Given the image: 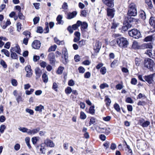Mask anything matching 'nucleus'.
Returning a JSON list of instances; mask_svg holds the SVG:
<instances>
[{
	"instance_id": "obj_1",
	"label": "nucleus",
	"mask_w": 155,
	"mask_h": 155,
	"mask_svg": "<svg viewBox=\"0 0 155 155\" xmlns=\"http://www.w3.org/2000/svg\"><path fill=\"white\" fill-rule=\"evenodd\" d=\"M116 42L120 48H126L128 45V42L126 38L123 37L118 38L117 39Z\"/></svg>"
},
{
	"instance_id": "obj_2",
	"label": "nucleus",
	"mask_w": 155,
	"mask_h": 155,
	"mask_svg": "<svg viewBox=\"0 0 155 155\" xmlns=\"http://www.w3.org/2000/svg\"><path fill=\"white\" fill-rule=\"evenodd\" d=\"M154 64V61L151 59L147 58L145 59L144 62V68L151 71L153 70Z\"/></svg>"
},
{
	"instance_id": "obj_3",
	"label": "nucleus",
	"mask_w": 155,
	"mask_h": 155,
	"mask_svg": "<svg viewBox=\"0 0 155 155\" xmlns=\"http://www.w3.org/2000/svg\"><path fill=\"white\" fill-rule=\"evenodd\" d=\"M129 9L127 14L129 16H135L137 14L135 5L134 3H131L129 5Z\"/></svg>"
},
{
	"instance_id": "obj_4",
	"label": "nucleus",
	"mask_w": 155,
	"mask_h": 155,
	"mask_svg": "<svg viewBox=\"0 0 155 155\" xmlns=\"http://www.w3.org/2000/svg\"><path fill=\"white\" fill-rule=\"evenodd\" d=\"M129 35L134 38L136 39L139 38L140 36V31L137 29H133L129 32Z\"/></svg>"
},
{
	"instance_id": "obj_5",
	"label": "nucleus",
	"mask_w": 155,
	"mask_h": 155,
	"mask_svg": "<svg viewBox=\"0 0 155 155\" xmlns=\"http://www.w3.org/2000/svg\"><path fill=\"white\" fill-rule=\"evenodd\" d=\"M63 56V61L64 64H66L68 62V54L67 49L65 48H63L62 50Z\"/></svg>"
},
{
	"instance_id": "obj_6",
	"label": "nucleus",
	"mask_w": 155,
	"mask_h": 155,
	"mask_svg": "<svg viewBox=\"0 0 155 155\" xmlns=\"http://www.w3.org/2000/svg\"><path fill=\"white\" fill-rule=\"evenodd\" d=\"M25 70L27 72L26 76L28 78L31 77L32 74V72L30 65H28L27 66L25 67Z\"/></svg>"
},
{
	"instance_id": "obj_7",
	"label": "nucleus",
	"mask_w": 155,
	"mask_h": 155,
	"mask_svg": "<svg viewBox=\"0 0 155 155\" xmlns=\"http://www.w3.org/2000/svg\"><path fill=\"white\" fill-rule=\"evenodd\" d=\"M115 10L114 8H107V15L110 18L114 17Z\"/></svg>"
},
{
	"instance_id": "obj_8",
	"label": "nucleus",
	"mask_w": 155,
	"mask_h": 155,
	"mask_svg": "<svg viewBox=\"0 0 155 155\" xmlns=\"http://www.w3.org/2000/svg\"><path fill=\"white\" fill-rule=\"evenodd\" d=\"M104 3L107 6L112 8L114 6V0H102Z\"/></svg>"
},
{
	"instance_id": "obj_9",
	"label": "nucleus",
	"mask_w": 155,
	"mask_h": 155,
	"mask_svg": "<svg viewBox=\"0 0 155 155\" xmlns=\"http://www.w3.org/2000/svg\"><path fill=\"white\" fill-rule=\"evenodd\" d=\"M48 58L51 64H54L55 61L54 54V53H51L48 56Z\"/></svg>"
},
{
	"instance_id": "obj_10",
	"label": "nucleus",
	"mask_w": 155,
	"mask_h": 155,
	"mask_svg": "<svg viewBox=\"0 0 155 155\" xmlns=\"http://www.w3.org/2000/svg\"><path fill=\"white\" fill-rule=\"evenodd\" d=\"M32 46L34 49H38L41 46L40 41L38 40L34 41L32 43Z\"/></svg>"
},
{
	"instance_id": "obj_11",
	"label": "nucleus",
	"mask_w": 155,
	"mask_h": 155,
	"mask_svg": "<svg viewBox=\"0 0 155 155\" xmlns=\"http://www.w3.org/2000/svg\"><path fill=\"white\" fill-rule=\"evenodd\" d=\"M101 47V43L99 41H97L95 43L94 46V49L96 52L98 53L99 52Z\"/></svg>"
},
{
	"instance_id": "obj_12",
	"label": "nucleus",
	"mask_w": 155,
	"mask_h": 155,
	"mask_svg": "<svg viewBox=\"0 0 155 155\" xmlns=\"http://www.w3.org/2000/svg\"><path fill=\"white\" fill-rule=\"evenodd\" d=\"M153 74H150L147 76H144V79L145 81L148 83L151 84L153 81Z\"/></svg>"
},
{
	"instance_id": "obj_13",
	"label": "nucleus",
	"mask_w": 155,
	"mask_h": 155,
	"mask_svg": "<svg viewBox=\"0 0 155 155\" xmlns=\"http://www.w3.org/2000/svg\"><path fill=\"white\" fill-rule=\"evenodd\" d=\"M35 74L36 75V79L39 78L41 76L42 73V70L39 68L37 67L35 69Z\"/></svg>"
},
{
	"instance_id": "obj_14",
	"label": "nucleus",
	"mask_w": 155,
	"mask_h": 155,
	"mask_svg": "<svg viewBox=\"0 0 155 155\" xmlns=\"http://www.w3.org/2000/svg\"><path fill=\"white\" fill-rule=\"evenodd\" d=\"M40 128L39 127H37L33 129L32 130L29 129L28 134L29 135H33L38 133L40 130Z\"/></svg>"
},
{
	"instance_id": "obj_15",
	"label": "nucleus",
	"mask_w": 155,
	"mask_h": 155,
	"mask_svg": "<svg viewBox=\"0 0 155 155\" xmlns=\"http://www.w3.org/2000/svg\"><path fill=\"white\" fill-rule=\"evenodd\" d=\"M44 143L47 146L50 147H54V144L53 142L49 139H46L44 141Z\"/></svg>"
},
{
	"instance_id": "obj_16",
	"label": "nucleus",
	"mask_w": 155,
	"mask_h": 155,
	"mask_svg": "<svg viewBox=\"0 0 155 155\" xmlns=\"http://www.w3.org/2000/svg\"><path fill=\"white\" fill-rule=\"evenodd\" d=\"M10 51H11L15 52L18 54H20L21 49L19 46L18 45H16L14 47H11Z\"/></svg>"
},
{
	"instance_id": "obj_17",
	"label": "nucleus",
	"mask_w": 155,
	"mask_h": 155,
	"mask_svg": "<svg viewBox=\"0 0 155 155\" xmlns=\"http://www.w3.org/2000/svg\"><path fill=\"white\" fill-rule=\"evenodd\" d=\"M88 27V24L86 22H82L81 26V31L82 33L85 32V29L87 28Z\"/></svg>"
},
{
	"instance_id": "obj_18",
	"label": "nucleus",
	"mask_w": 155,
	"mask_h": 155,
	"mask_svg": "<svg viewBox=\"0 0 155 155\" xmlns=\"http://www.w3.org/2000/svg\"><path fill=\"white\" fill-rule=\"evenodd\" d=\"M77 14L76 12L74 11L71 13H69L67 15V18L68 19H71L74 18Z\"/></svg>"
},
{
	"instance_id": "obj_19",
	"label": "nucleus",
	"mask_w": 155,
	"mask_h": 155,
	"mask_svg": "<svg viewBox=\"0 0 155 155\" xmlns=\"http://www.w3.org/2000/svg\"><path fill=\"white\" fill-rule=\"evenodd\" d=\"M104 101L105 102L106 106L107 107H109L111 103V101L107 96H105Z\"/></svg>"
},
{
	"instance_id": "obj_20",
	"label": "nucleus",
	"mask_w": 155,
	"mask_h": 155,
	"mask_svg": "<svg viewBox=\"0 0 155 155\" xmlns=\"http://www.w3.org/2000/svg\"><path fill=\"white\" fill-rule=\"evenodd\" d=\"M44 106L41 105H40L38 106H36L35 108V110L37 111L41 112L42 110L44 109Z\"/></svg>"
},
{
	"instance_id": "obj_21",
	"label": "nucleus",
	"mask_w": 155,
	"mask_h": 155,
	"mask_svg": "<svg viewBox=\"0 0 155 155\" xmlns=\"http://www.w3.org/2000/svg\"><path fill=\"white\" fill-rule=\"evenodd\" d=\"M142 48L144 49L146 48H149L151 49L152 48L153 46L151 45V43H146L142 45Z\"/></svg>"
},
{
	"instance_id": "obj_22",
	"label": "nucleus",
	"mask_w": 155,
	"mask_h": 155,
	"mask_svg": "<svg viewBox=\"0 0 155 155\" xmlns=\"http://www.w3.org/2000/svg\"><path fill=\"white\" fill-rule=\"evenodd\" d=\"M54 40L55 42L59 45H64V41H60L56 37L54 38Z\"/></svg>"
},
{
	"instance_id": "obj_23",
	"label": "nucleus",
	"mask_w": 155,
	"mask_h": 155,
	"mask_svg": "<svg viewBox=\"0 0 155 155\" xmlns=\"http://www.w3.org/2000/svg\"><path fill=\"white\" fill-rule=\"evenodd\" d=\"M45 147L46 145L45 143H43L41 144L40 151L42 153H45L46 150Z\"/></svg>"
},
{
	"instance_id": "obj_24",
	"label": "nucleus",
	"mask_w": 155,
	"mask_h": 155,
	"mask_svg": "<svg viewBox=\"0 0 155 155\" xmlns=\"http://www.w3.org/2000/svg\"><path fill=\"white\" fill-rule=\"evenodd\" d=\"M132 48L134 49H138L139 48V44L137 41L133 42Z\"/></svg>"
},
{
	"instance_id": "obj_25",
	"label": "nucleus",
	"mask_w": 155,
	"mask_h": 155,
	"mask_svg": "<svg viewBox=\"0 0 155 155\" xmlns=\"http://www.w3.org/2000/svg\"><path fill=\"white\" fill-rule=\"evenodd\" d=\"M130 16H129L127 18L128 20H127V22H135V23H137L138 21V19H136L134 18H132L130 17Z\"/></svg>"
},
{
	"instance_id": "obj_26",
	"label": "nucleus",
	"mask_w": 155,
	"mask_h": 155,
	"mask_svg": "<svg viewBox=\"0 0 155 155\" xmlns=\"http://www.w3.org/2000/svg\"><path fill=\"white\" fill-rule=\"evenodd\" d=\"M140 13V17L143 20H145L146 18V15L145 12L143 11H141Z\"/></svg>"
},
{
	"instance_id": "obj_27",
	"label": "nucleus",
	"mask_w": 155,
	"mask_h": 155,
	"mask_svg": "<svg viewBox=\"0 0 155 155\" xmlns=\"http://www.w3.org/2000/svg\"><path fill=\"white\" fill-rule=\"evenodd\" d=\"M11 52V58L14 59H17L18 58V56L17 54L14 52L10 51Z\"/></svg>"
},
{
	"instance_id": "obj_28",
	"label": "nucleus",
	"mask_w": 155,
	"mask_h": 155,
	"mask_svg": "<svg viewBox=\"0 0 155 155\" xmlns=\"http://www.w3.org/2000/svg\"><path fill=\"white\" fill-rule=\"evenodd\" d=\"M62 16L61 15H58L57 18L56 20L58 21V24H63V21L62 20Z\"/></svg>"
},
{
	"instance_id": "obj_29",
	"label": "nucleus",
	"mask_w": 155,
	"mask_h": 155,
	"mask_svg": "<svg viewBox=\"0 0 155 155\" xmlns=\"http://www.w3.org/2000/svg\"><path fill=\"white\" fill-rule=\"evenodd\" d=\"M140 124L143 127H147L150 124V122L148 121H145L143 123L141 122V120L140 121Z\"/></svg>"
},
{
	"instance_id": "obj_30",
	"label": "nucleus",
	"mask_w": 155,
	"mask_h": 155,
	"mask_svg": "<svg viewBox=\"0 0 155 155\" xmlns=\"http://www.w3.org/2000/svg\"><path fill=\"white\" fill-rule=\"evenodd\" d=\"M114 107L117 111L120 112V106L118 104L115 103L114 105Z\"/></svg>"
},
{
	"instance_id": "obj_31",
	"label": "nucleus",
	"mask_w": 155,
	"mask_h": 155,
	"mask_svg": "<svg viewBox=\"0 0 155 155\" xmlns=\"http://www.w3.org/2000/svg\"><path fill=\"white\" fill-rule=\"evenodd\" d=\"M19 130L23 132V133H27L28 134V132L29 131V129H28L25 127H20L18 128Z\"/></svg>"
},
{
	"instance_id": "obj_32",
	"label": "nucleus",
	"mask_w": 155,
	"mask_h": 155,
	"mask_svg": "<svg viewBox=\"0 0 155 155\" xmlns=\"http://www.w3.org/2000/svg\"><path fill=\"white\" fill-rule=\"evenodd\" d=\"M1 51L6 56L8 57H9L10 53L7 50L5 49H2L1 50Z\"/></svg>"
},
{
	"instance_id": "obj_33",
	"label": "nucleus",
	"mask_w": 155,
	"mask_h": 155,
	"mask_svg": "<svg viewBox=\"0 0 155 155\" xmlns=\"http://www.w3.org/2000/svg\"><path fill=\"white\" fill-rule=\"evenodd\" d=\"M64 68L60 66L58 68L57 71V73L58 74H61L63 71L64 70Z\"/></svg>"
},
{
	"instance_id": "obj_34",
	"label": "nucleus",
	"mask_w": 155,
	"mask_h": 155,
	"mask_svg": "<svg viewBox=\"0 0 155 155\" xmlns=\"http://www.w3.org/2000/svg\"><path fill=\"white\" fill-rule=\"evenodd\" d=\"M42 77L43 81L44 82L46 83L48 81V78L46 74L45 73L43 74Z\"/></svg>"
},
{
	"instance_id": "obj_35",
	"label": "nucleus",
	"mask_w": 155,
	"mask_h": 155,
	"mask_svg": "<svg viewBox=\"0 0 155 155\" xmlns=\"http://www.w3.org/2000/svg\"><path fill=\"white\" fill-rule=\"evenodd\" d=\"M146 3L148 5L149 8L151 9L153 7V5L152 4L151 0H146Z\"/></svg>"
},
{
	"instance_id": "obj_36",
	"label": "nucleus",
	"mask_w": 155,
	"mask_h": 155,
	"mask_svg": "<svg viewBox=\"0 0 155 155\" xmlns=\"http://www.w3.org/2000/svg\"><path fill=\"white\" fill-rule=\"evenodd\" d=\"M57 48V46L56 45H54L53 46L50 47L48 50V52H51V51H54Z\"/></svg>"
},
{
	"instance_id": "obj_37",
	"label": "nucleus",
	"mask_w": 155,
	"mask_h": 155,
	"mask_svg": "<svg viewBox=\"0 0 155 155\" xmlns=\"http://www.w3.org/2000/svg\"><path fill=\"white\" fill-rule=\"evenodd\" d=\"M0 64L4 68H7V65L5 61L3 60H1Z\"/></svg>"
},
{
	"instance_id": "obj_38",
	"label": "nucleus",
	"mask_w": 155,
	"mask_h": 155,
	"mask_svg": "<svg viewBox=\"0 0 155 155\" xmlns=\"http://www.w3.org/2000/svg\"><path fill=\"white\" fill-rule=\"evenodd\" d=\"M26 143L28 148L30 149L31 148V146L29 143L30 138L28 137H26L25 139Z\"/></svg>"
},
{
	"instance_id": "obj_39",
	"label": "nucleus",
	"mask_w": 155,
	"mask_h": 155,
	"mask_svg": "<svg viewBox=\"0 0 155 155\" xmlns=\"http://www.w3.org/2000/svg\"><path fill=\"white\" fill-rule=\"evenodd\" d=\"M72 91V89L71 88L68 87L65 89V92L67 94H70Z\"/></svg>"
},
{
	"instance_id": "obj_40",
	"label": "nucleus",
	"mask_w": 155,
	"mask_h": 155,
	"mask_svg": "<svg viewBox=\"0 0 155 155\" xmlns=\"http://www.w3.org/2000/svg\"><path fill=\"white\" fill-rule=\"evenodd\" d=\"M94 106H92L90 107L89 109V113L93 114H94L95 112V110L94 109Z\"/></svg>"
},
{
	"instance_id": "obj_41",
	"label": "nucleus",
	"mask_w": 155,
	"mask_h": 155,
	"mask_svg": "<svg viewBox=\"0 0 155 155\" xmlns=\"http://www.w3.org/2000/svg\"><path fill=\"white\" fill-rule=\"evenodd\" d=\"M153 37L152 36H149L147 37L144 39V41L146 42L150 41H152Z\"/></svg>"
},
{
	"instance_id": "obj_42",
	"label": "nucleus",
	"mask_w": 155,
	"mask_h": 155,
	"mask_svg": "<svg viewBox=\"0 0 155 155\" xmlns=\"http://www.w3.org/2000/svg\"><path fill=\"white\" fill-rule=\"evenodd\" d=\"M107 72V70L105 67H102L100 70V72L103 74H105Z\"/></svg>"
},
{
	"instance_id": "obj_43",
	"label": "nucleus",
	"mask_w": 155,
	"mask_h": 155,
	"mask_svg": "<svg viewBox=\"0 0 155 155\" xmlns=\"http://www.w3.org/2000/svg\"><path fill=\"white\" fill-rule=\"evenodd\" d=\"M149 23L150 25H153L155 23V20H154V18L153 17H151L150 19Z\"/></svg>"
},
{
	"instance_id": "obj_44",
	"label": "nucleus",
	"mask_w": 155,
	"mask_h": 155,
	"mask_svg": "<svg viewBox=\"0 0 155 155\" xmlns=\"http://www.w3.org/2000/svg\"><path fill=\"white\" fill-rule=\"evenodd\" d=\"M80 117L82 119H85L86 118V115L83 112L81 111L80 113Z\"/></svg>"
},
{
	"instance_id": "obj_45",
	"label": "nucleus",
	"mask_w": 155,
	"mask_h": 155,
	"mask_svg": "<svg viewBox=\"0 0 155 155\" xmlns=\"http://www.w3.org/2000/svg\"><path fill=\"white\" fill-rule=\"evenodd\" d=\"M119 24L117 23H116L114 21L112 23V25L111 27V29H115L118 26Z\"/></svg>"
},
{
	"instance_id": "obj_46",
	"label": "nucleus",
	"mask_w": 155,
	"mask_h": 155,
	"mask_svg": "<svg viewBox=\"0 0 155 155\" xmlns=\"http://www.w3.org/2000/svg\"><path fill=\"white\" fill-rule=\"evenodd\" d=\"M6 126L4 125H2L0 127V132L3 133L6 128Z\"/></svg>"
},
{
	"instance_id": "obj_47",
	"label": "nucleus",
	"mask_w": 155,
	"mask_h": 155,
	"mask_svg": "<svg viewBox=\"0 0 155 155\" xmlns=\"http://www.w3.org/2000/svg\"><path fill=\"white\" fill-rule=\"evenodd\" d=\"M108 87L109 85L107 84L106 83H104L101 84L100 86V88L101 89H103L105 87Z\"/></svg>"
},
{
	"instance_id": "obj_48",
	"label": "nucleus",
	"mask_w": 155,
	"mask_h": 155,
	"mask_svg": "<svg viewBox=\"0 0 155 155\" xmlns=\"http://www.w3.org/2000/svg\"><path fill=\"white\" fill-rule=\"evenodd\" d=\"M23 34L25 35L26 37V38H28L30 37V33L28 31H24L23 32Z\"/></svg>"
},
{
	"instance_id": "obj_49",
	"label": "nucleus",
	"mask_w": 155,
	"mask_h": 155,
	"mask_svg": "<svg viewBox=\"0 0 155 155\" xmlns=\"http://www.w3.org/2000/svg\"><path fill=\"white\" fill-rule=\"evenodd\" d=\"M79 72L81 73H83L85 71V69L82 67L81 66L78 68Z\"/></svg>"
},
{
	"instance_id": "obj_50",
	"label": "nucleus",
	"mask_w": 155,
	"mask_h": 155,
	"mask_svg": "<svg viewBox=\"0 0 155 155\" xmlns=\"http://www.w3.org/2000/svg\"><path fill=\"white\" fill-rule=\"evenodd\" d=\"M78 45L79 46L81 47L85 44V41L84 40H82L78 42Z\"/></svg>"
},
{
	"instance_id": "obj_51",
	"label": "nucleus",
	"mask_w": 155,
	"mask_h": 155,
	"mask_svg": "<svg viewBox=\"0 0 155 155\" xmlns=\"http://www.w3.org/2000/svg\"><path fill=\"white\" fill-rule=\"evenodd\" d=\"M40 20V18L39 17H36L35 18L33 19L34 24L35 25L37 24L38 22Z\"/></svg>"
},
{
	"instance_id": "obj_52",
	"label": "nucleus",
	"mask_w": 155,
	"mask_h": 155,
	"mask_svg": "<svg viewBox=\"0 0 155 155\" xmlns=\"http://www.w3.org/2000/svg\"><path fill=\"white\" fill-rule=\"evenodd\" d=\"M91 76V73L89 72H86L84 74V77L85 78H89Z\"/></svg>"
},
{
	"instance_id": "obj_53",
	"label": "nucleus",
	"mask_w": 155,
	"mask_h": 155,
	"mask_svg": "<svg viewBox=\"0 0 155 155\" xmlns=\"http://www.w3.org/2000/svg\"><path fill=\"white\" fill-rule=\"evenodd\" d=\"M38 140V138L37 137H34L32 138L31 141L33 143L35 144L36 143Z\"/></svg>"
},
{
	"instance_id": "obj_54",
	"label": "nucleus",
	"mask_w": 155,
	"mask_h": 155,
	"mask_svg": "<svg viewBox=\"0 0 155 155\" xmlns=\"http://www.w3.org/2000/svg\"><path fill=\"white\" fill-rule=\"evenodd\" d=\"M11 83L12 85L14 86H16L18 84L17 81L15 79H13L12 80Z\"/></svg>"
},
{
	"instance_id": "obj_55",
	"label": "nucleus",
	"mask_w": 155,
	"mask_h": 155,
	"mask_svg": "<svg viewBox=\"0 0 155 155\" xmlns=\"http://www.w3.org/2000/svg\"><path fill=\"white\" fill-rule=\"evenodd\" d=\"M21 25L20 22H18L17 25V30L20 31L21 29Z\"/></svg>"
},
{
	"instance_id": "obj_56",
	"label": "nucleus",
	"mask_w": 155,
	"mask_h": 155,
	"mask_svg": "<svg viewBox=\"0 0 155 155\" xmlns=\"http://www.w3.org/2000/svg\"><path fill=\"white\" fill-rule=\"evenodd\" d=\"M137 82V80L135 78H133L131 79V83L133 85H136Z\"/></svg>"
},
{
	"instance_id": "obj_57",
	"label": "nucleus",
	"mask_w": 155,
	"mask_h": 155,
	"mask_svg": "<svg viewBox=\"0 0 155 155\" xmlns=\"http://www.w3.org/2000/svg\"><path fill=\"white\" fill-rule=\"evenodd\" d=\"M37 32L38 33H42L43 32V29L41 27H38Z\"/></svg>"
},
{
	"instance_id": "obj_58",
	"label": "nucleus",
	"mask_w": 155,
	"mask_h": 155,
	"mask_svg": "<svg viewBox=\"0 0 155 155\" xmlns=\"http://www.w3.org/2000/svg\"><path fill=\"white\" fill-rule=\"evenodd\" d=\"M95 123V119L94 117H92L90 119V120L89 123L90 125H91L92 124H93Z\"/></svg>"
},
{
	"instance_id": "obj_59",
	"label": "nucleus",
	"mask_w": 155,
	"mask_h": 155,
	"mask_svg": "<svg viewBox=\"0 0 155 155\" xmlns=\"http://www.w3.org/2000/svg\"><path fill=\"white\" fill-rule=\"evenodd\" d=\"M33 4L36 9H38L40 8V4L39 3H35Z\"/></svg>"
},
{
	"instance_id": "obj_60",
	"label": "nucleus",
	"mask_w": 155,
	"mask_h": 155,
	"mask_svg": "<svg viewBox=\"0 0 155 155\" xmlns=\"http://www.w3.org/2000/svg\"><path fill=\"white\" fill-rule=\"evenodd\" d=\"M34 91L33 89H31L29 91H25V93L27 95H30Z\"/></svg>"
},
{
	"instance_id": "obj_61",
	"label": "nucleus",
	"mask_w": 155,
	"mask_h": 155,
	"mask_svg": "<svg viewBox=\"0 0 155 155\" xmlns=\"http://www.w3.org/2000/svg\"><path fill=\"white\" fill-rule=\"evenodd\" d=\"M40 59V57L38 56L34 55L33 58V60L34 62H36Z\"/></svg>"
},
{
	"instance_id": "obj_62",
	"label": "nucleus",
	"mask_w": 155,
	"mask_h": 155,
	"mask_svg": "<svg viewBox=\"0 0 155 155\" xmlns=\"http://www.w3.org/2000/svg\"><path fill=\"white\" fill-rule=\"evenodd\" d=\"M146 54L148 55L150 57L152 56V50H148L146 52Z\"/></svg>"
},
{
	"instance_id": "obj_63",
	"label": "nucleus",
	"mask_w": 155,
	"mask_h": 155,
	"mask_svg": "<svg viewBox=\"0 0 155 155\" xmlns=\"http://www.w3.org/2000/svg\"><path fill=\"white\" fill-rule=\"evenodd\" d=\"M68 4L66 2H64L62 6V8L63 9H67L68 8Z\"/></svg>"
},
{
	"instance_id": "obj_64",
	"label": "nucleus",
	"mask_w": 155,
	"mask_h": 155,
	"mask_svg": "<svg viewBox=\"0 0 155 155\" xmlns=\"http://www.w3.org/2000/svg\"><path fill=\"white\" fill-rule=\"evenodd\" d=\"M68 84L70 86H72L74 84V82L73 80H71L68 81Z\"/></svg>"
}]
</instances>
